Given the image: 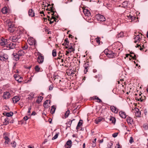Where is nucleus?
<instances>
[{
    "label": "nucleus",
    "mask_w": 148,
    "mask_h": 148,
    "mask_svg": "<svg viewBox=\"0 0 148 148\" xmlns=\"http://www.w3.org/2000/svg\"><path fill=\"white\" fill-rule=\"evenodd\" d=\"M8 31L10 32L14 33V36L10 39H11L12 42H15L21 38V35L23 33V30L16 27L10 21L8 22Z\"/></svg>",
    "instance_id": "obj_1"
},
{
    "label": "nucleus",
    "mask_w": 148,
    "mask_h": 148,
    "mask_svg": "<svg viewBox=\"0 0 148 148\" xmlns=\"http://www.w3.org/2000/svg\"><path fill=\"white\" fill-rule=\"evenodd\" d=\"M104 53L109 58H113L117 57L118 55L116 53L108 49H105L104 51Z\"/></svg>",
    "instance_id": "obj_2"
},
{
    "label": "nucleus",
    "mask_w": 148,
    "mask_h": 148,
    "mask_svg": "<svg viewBox=\"0 0 148 148\" xmlns=\"http://www.w3.org/2000/svg\"><path fill=\"white\" fill-rule=\"evenodd\" d=\"M122 47L121 43L119 42H114L110 47V48L113 51H116V52L120 50Z\"/></svg>",
    "instance_id": "obj_3"
},
{
    "label": "nucleus",
    "mask_w": 148,
    "mask_h": 148,
    "mask_svg": "<svg viewBox=\"0 0 148 148\" xmlns=\"http://www.w3.org/2000/svg\"><path fill=\"white\" fill-rule=\"evenodd\" d=\"M96 17L97 21L101 23H103L104 21H106V19L104 16L100 14H97L96 15Z\"/></svg>",
    "instance_id": "obj_4"
},
{
    "label": "nucleus",
    "mask_w": 148,
    "mask_h": 148,
    "mask_svg": "<svg viewBox=\"0 0 148 148\" xmlns=\"http://www.w3.org/2000/svg\"><path fill=\"white\" fill-rule=\"evenodd\" d=\"M8 42L6 39H5L3 37L0 38V44L2 46H6Z\"/></svg>",
    "instance_id": "obj_5"
},
{
    "label": "nucleus",
    "mask_w": 148,
    "mask_h": 148,
    "mask_svg": "<svg viewBox=\"0 0 148 148\" xmlns=\"http://www.w3.org/2000/svg\"><path fill=\"white\" fill-rule=\"evenodd\" d=\"M0 55V60L2 61H6L8 59V56L6 54L2 53Z\"/></svg>",
    "instance_id": "obj_6"
},
{
    "label": "nucleus",
    "mask_w": 148,
    "mask_h": 148,
    "mask_svg": "<svg viewBox=\"0 0 148 148\" xmlns=\"http://www.w3.org/2000/svg\"><path fill=\"white\" fill-rule=\"evenodd\" d=\"M44 60V57L42 54L40 53H38V57L37 58V61L40 64H42Z\"/></svg>",
    "instance_id": "obj_7"
},
{
    "label": "nucleus",
    "mask_w": 148,
    "mask_h": 148,
    "mask_svg": "<svg viewBox=\"0 0 148 148\" xmlns=\"http://www.w3.org/2000/svg\"><path fill=\"white\" fill-rule=\"evenodd\" d=\"M126 119V121L129 126L132 125L134 124L133 119L132 118L129 116H127Z\"/></svg>",
    "instance_id": "obj_8"
},
{
    "label": "nucleus",
    "mask_w": 148,
    "mask_h": 148,
    "mask_svg": "<svg viewBox=\"0 0 148 148\" xmlns=\"http://www.w3.org/2000/svg\"><path fill=\"white\" fill-rule=\"evenodd\" d=\"M27 41L29 44L30 45H34L35 46L36 45V41L33 38L28 39Z\"/></svg>",
    "instance_id": "obj_9"
},
{
    "label": "nucleus",
    "mask_w": 148,
    "mask_h": 148,
    "mask_svg": "<svg viewBox=\"0 0 148 148\" xmlns=\"http://www.w3.org/2000/svg\"><path fill=\"white\" fill-rule=\"evenodd\" d=\"M7 134L6 132L4 133L3 134V138L5 140L4 142L5 144H8L10 141V138L7 136Z\"/></svg>",
    "instance_id": "obj_10"
},
{
    "label": "nucleus",
    "mask_w": 148,
    "mask_h": 148,
    "mask_svg": "<svg viewBox=\"0 0 148 148\" xmlns=\"http://www.w3.org/2000/svg\"><path fill=\"white\" fill-rule=\"evenodd\" d=\"M2 97L4 99H7L10 97V94L9 92L6 91L3 92Z\"/></svg>",
    "instance_id": "obj_11"
},
{
    "label": "nucleus",
    "mask_w": 148,
    "mask_h": 148,
    "mask_svg": "<svg viewBox=\"0 0 148 148\" xmlns=\"http://www.w3.org/2000/svg\"><path fill=\"white\" fill-rule=\"evenodd\" d=\"M16 45V44L14 43L11 42L9 43L8 42V43L7 44L6 47L8 48L9 49H14Z\"/></svg>",
    "instance_id": "obj_12"
},
{
    "label": "nucleus",
    "mask_w": 148,
    "mask_h": 148,
    "mask_svg": "<svg viewBox=\"0 0 148 148\" xmlns=\"http://www.w3.org/2000/svg\"><path fill=\"white\" fill-rule=\"evenodd\" d=\"M72 142L71 140H69L67 141L64 146L65 148H71L72 145Z\"/></svg>",
    "instance_id": "obj_13"
},
{
    "label": "nucleus",
    "mask_w": 148,
    "mask_h": 148,
    "mask_svg": "<svg viewBox=\"0 0 148 148\" xmlns=\"http://www.w3.org/2000/svg\"><path fill=\"white\" fill-rule=\"evenodd\" d=\"M12 55L13 56V59L14 60L17 61L19 60L20 57L16 53H14Z\"/></svg>",
    "instance_id": "obj_14"
},
{
    "label": "nucleus",
    "mask_w": 148,
    "mask_h": 148,
    "mask_svg": "<svg viewBox=\"0 0 148 148\" xmlns=\"http://www.w3.org/2000/svg\"><path fill=\"white\" fill-rule=\"evenodd\" d=\"M110 109L114 113H117L118 112V109L117 108L113 106H111Z\"/></svg>",
    "instance_id": "obj_15"
},
{
    "label": "nucleus",
    "mask_w": 148,
    "mask_h": 148,
    "mask_svg": "<svg viewBox=\"0 0 148 148\" xmlns=\"http://www.w3.org/2000/svg\"><path fill=\"white\" fill-rule=\"evenodd\" d=\"M120 116L123 118H124L127 117L128 115H126L125 112L122 111H121L119 112Z\"/></svg>",
    "instance_id": "obj_16"
},
{
    "label": "nucleus",
    "mask_w": 148,
    "mask_h": 148,
    "mask_svg": "<svg viewBox=\"0 0 148 148\" xmlns=\"http://www.w3.org/2000/svg\"><path fill=\"white\" fill-rule=\"evenodd\" d=\"M83 12L85 16H89L91 15L90 11L87 9H84L83 10Z\"/></svg>",
    "instance_id": "obj_17"
},
{
    "label": "nucleus",
    "mask_w": 148,
    "mask_h": 148,
    "mask_svg": "<svg viewBox=\"0 0 148 148\" xmlns=\"http://www.w3.org/2000/svg\"><path fill=\"white\" fill-rule=\"evenodd\" d=\"M135 34H136V36L135 34L134 36H136V37H135V41L134 42L135 43H136L137 42H140V39H141L140 37V35L138 34L137 35V34L135 33Z\"/></svg>",
    "instance_id": "obj_18"
},
{
    "label": "nucleus",
    "mask_w": 148,
    "mask_h": 148,
    "mask_svg": "<svg viewBox=\"0 0 148 148\" xmlns=\"http://www.w3.org/2000/svg\"><path fill=\"white\" fill-rule=\"evenodd\" d=\"M136 111V112H135V116L137 117H141V112L139 110V109H138L137 108H135Z\"/></svg>",
    "instance_id": "obj_19"
},
{
    "label": "nucleus",
    "mask_w": 148,
    "mask_h": 148,
    "mask_svg": "<svg viewBox=\"0 0 148 148\" xmlns=\"http://www.w3.org/2000/svg\"><path fill=\"white\" fill-rule=\"evenodd\" d=\"M109 119V121L111 122V123L115 124L116 121V119L115 118L112 116H110Z\"/></svg>",
    "instance_id": "obj_20"
},
{
    "label": "nucleus",
    "mask_w": 148,
    "mask_h": 148,
    "mask_svg": "<svg viewBox=\"0 0 148 148\" xmlns=\"http://www.w3.org/2000/svg\"><path fill=\"white\" fill-rule=\"evenodd\" d=\"M34 69L35 71L37 73L42 72V69L39 67L38 65H36L35 66Z\"/></svg>",
    "instance_id": "obj_21"
},
{
    "label": "nucleus",
    "mask_w": 148,
    "mask_h": 148,
    "mask_svg": "<svg viewBox=\"0 0 148 148\" xmlns=\"http://www.w3.org/2000/svg\"><path fill=\"white\" fill-rule=\"evenodd\" d=\"M12 99L13 103H16L20 100V98L18 96H15L12 98Z\"/></svg>",
    "instance_id": "obj_22"
},
{
    "label": "nucleus",
    "mask_w": 148,
    "mask_h": 148,
    "mask_svg": "<svg viewBox=\"0 0 148 148\" xmlns=\"http://www.w3.org/2000/svg\"><path fill=\"white\" fill-rule=\"evenodd\" d=\"M29 15L32 17L34 16V12L32 9H30L28 11Z\"/></svg>",
    "instance_id": "obj_23"
},
{
    "label": "nucleus",
    "mask_w": 148,
    "mask_h": 148,
    "mask_svg": "<svg viewBox=\"0 0 148 148\" xmlns=\"http://www.w3.org/2000/svg\"><path fill=\"white\" fill-rule=\"evenodd\" d=\"M16 53L20 57L23 56L25 53L24 51L22 50H19Z\"/></svg>",
    "instance_id": "obj_24"
},
{
    "label": "nucleus",
    "mask_w": 148,
    "mask_h": 148,
    "mask_svg": "<svg viewBox=\"0 0 148 148\" xmlns=\"http://www.w3.org/2000/svg\"><path fill=\"white\" fill-rule=\"evenodd\" d=\"M84 67L85 68V70L84 71V73L86 74L88 71V70L89 68V64L88 63H85L84 65Z\"/></svg>",
    "instance_id": "obj_25"
},
{
    "label": "nucleus",
    "mask_w": 148,
    "mask_h": 148,
    "mask_svg": "<svg viewBox=\"0 0 148 148\" xmlns=\"http://www.w3.org/2000/svg\"><path fill=\"white\" fill-rule=\"evenodd\" d=\"M124 34L123 32H121L116 35V38H122L124 37Z\"/></svg>",
    "instance_id": "obj_26"
},
{
    "label": "nucleus",
    "mask_w": 148,
    "mask_h": 148,
    "mask_svg": "<svg viewBox=\"0 0 148 148\" xmlns=\"http://www.w3.org/2000/svg\"><path fill=\"white\" fill-rule=\"evenodd\" d=\"M83 121L82 120H80L79 121L78 123L77 126L76 127V129L78 130L79 128V127H80L82 125Z\"/></svg>",
    "instance_id": "obj_27"
},
{
    "label": "nucleus",
    "mask_w": 148,
    "mask_h": 148,
    "mask_svg": "<svg viewBox=\"0 0 148 148\" xmlns=\"http://www.w3.org/2000/svg\"><path fill=\"white\" fill-rule=\"evenodd\" d=\"M93 99L94 100H97V101H96L97 102L100 103L102 102V101L97 96H94L92 97Z\"/></svg>",
    "instance_id": "obj_28"
},
{
    "label": "nucleus",
    "mask_w": 148,
    "mask_h": 148,
    "mask_svg": "<svg viewBox=\"0 0 148 148\" xmlns=\"http://www.w3.org/2000/svg\"><path fill=\"white\" fill-rule=\"evenodd\" d=\"M130 53L131 54V55H130V57H132L133 59L136 60V54L132 51L130 52Z\"/></svg>",
    "instance_id": "obj_29"
},
{
    "label": "nucleus",
    "mask_w": 148,
    "mask_h": 148,
    "mask_svg": "<svg viewBox=\"0 0 148 148\" xmlns=\"http://www.w3.org/2000/svg\"><path fill=\"white\" fill-rule=\"evenodd\" d=\"M8 10L7 8L6 7H5L2 9L1 11L3 14H6L8 12Z\"/></svg>",
    "instance_id": "obj_30"
},
{
    "label": "nucleus",
    "mask_w": 148,
    "mask_h": 148,
    "mask_svg": "<svg viewBox=\"0 0 148 148\" xmlns=\"http://www.w3.org/2000/svg\"><path fill=\"white\" fill-rule=\"evenodd\" d=\"M129 2L127 1H123L122 3V7L125 8L127 7L129 3Z\"/></svg>",
    "instance_id": "obj_31"
},
{
    "label": "nucleus",
    "mask_w": 148,
    "mask_h": 148,
    "mask_svg": "<svg viewBox=\"0 0 148 148\" xmlns=\"http://www.w3.org/2000/svg\"><path fill=\"white\" fill-rule=\"evenodd\" d=\"M56 106L53 105L51 107V111L50 112L51 114H53L56 110Z\"/></svg>",
    "instance_id": "obj_32"
},
{
    "label": "nucleus",
    "mask_w": 148,
    "mask_h": 148,
    "mask_svg": "<svg viewBox=\"0 0 148 148\" xmlns=\"http://www.w3.org/2000/svg\"><path fill=\"white\" fill-rule=\"evenodd\" d=\"M103 24L107 25L110 26L111 25V23L109 21H108L107 19L105 21H104L103 23H102Z\"/></svg>",
    "instance_id": "obj_33"
},
{
    "label": "nucleus",
    "mask_w": 148,
    "mask_h": 148,
    "mask_svg": "<svg viewBox=\"0 0 148 148\" xmlns=\"http://www.w3.org/2000/svg\"><path fill=\"white\" fill-rule=\"evenodd\" d=\"M43 97L41 96H39L38 97V99L36 101V102L39 104L41 102V101L42 100Z\"/></svg>",
    "instance_id": "obj_34"
},
{
    "label": "nucleus",
    "mask_w": 148,
    "mask_h": 148,
    "mask_svg": "<svg viewBox=\"0 0 148 148\" xmlns=\"http://www.w3.org/2000/svg\"><path fill=\"white\" fill-rule=\"evenodd\" d=\"M103 119V118L101 117H98L95 120L96 123L98 124L99 122H101Z\"/></svg>",
    "instance_id": "obj_35"
},
{
    "label": "nucleus",
    "mask_w": 148,
    "mask_h": 148,
    "mask_svg": "<svg viewBox=\"0 0 148 148\" xmlns=\"http://www.w3.org/2000/svg\"><path fill=\"white\" fill-rule=\"evenodd\" d=\"M13 114V113L12 112H7L5 113V115L8 117H10L12 116Z\"/></svg>",
    "instance_id": "obj_36"
},
{
    "label": "nucleus",
    "mask_w": 148,
    "mask_h": 148,
    "mask_svg": "<svg viewBox=\"0 0 148 148\" xmlns=\"http://www.w3.org/2000/svg\"><path fill=\"white\" fill-rule=\"evenodd\" d=\"M70 111L69 110H68L66 112L65 114L64 117L65 118H67L70 114Z\"/></svg>",
    "instance_id": "obj_37"
},
{
    "label": "nucleus",
    "mask_w": 148,
    "mask_h": 148,
    "mask_svg": "<svg viewBox=\"0 0 148 148\" xmlns=\"http://www.w3.org/2000/svg\"><path fill=\"white\" fill-rule=\"evenodd\" d=\"M22 48L23 50H26L28 48L27 44L26 43H25L24 44H23L22 46Z\"/></svg>",
    "instance_id": "obj_38"
},
{
    "label": "nucleus",
    "mask_w": 148,
    "mask_h": 148,
    "mask_svg": "<svg viewBox=\"0 0 148 148\" xmlns=\"http://www.w3.org/2000/svg\"><path fill=\"white\" fill-rule=\"evenodd\" d=\"M14 77L15 79L18 81L19 79V77H20V76L18 74H15L14 75Z\"/></svg>",
    "instance_id": "obj_39"
},
{
    "label": "nucleus",
    "mask_w": 148,
    "mask_h": 148,
    "mask_svg": "<svg viewBox=\"0 0 148 148\" xmlns=\"http://www.w3.org/2000/svg\"><path fill=\"white\" fill-rule=\"evenodd\" d=\"M75 50L74 48L72 47V46L70 45L69 47V48L68 49V50L69 51V52L70 53L72 51H73Z\"/></svg>",
    "instance_id": "obj_40"
},
{
    "label": "nucleus",
    "mask_w": 148,
    "mask_h": 148,
    "mask_svg": "<svg viewBox=\"0 0 148 148\" xmlns=\"http://www.w3.org/2000/svg\"><path fill=\"white\" fill-rule=\"evenodd\" d=\"M55 8H53L52 6L50 7V8H48L46 9L47 10L50 11L51 12H54V10H55Z\"/></svg>",
    "instance_id": "obj_41"
},
{
    "label": "nucleus",
    "mask_w": 148,
    "mask_h": 148,
    "mask_svg": "<svg viewBox=\"0 0 148 148\" xmlns=\"http://www.w3.org/2000/svg\"><path fill=\"white\" fill-rule=\"evenodd\" d=\"M11 145L13 148H15L16 146V143L15 141H13L11 143Z\"/></svg>",
    "instance_id": "obj_42"
},
{
    "label": "nucleus",
    "mask_w": 148,
    "mask_h": 148,
    "mask_svg": "<svg viewBox=\"0 0 148 148\" xmlns=\"http://www.w3.org/2000/svg\"><path fill=\"white\" fill-rule=\"evenodd\" d=\"M34 93H31L29 94L30 97H29V99H32L34 97Z\"/></svg>",
    "instance_id": "obj_43"
},
{
    "label": "nucleus",
    "mask_w": 148,
    "mask_h": 148,
    "mask_svg": "<svg viewBox=\"0 0 148 148\" xmlns=\"http://www.w3.org/2000/svg\"><path fill=\"white\" fill-rule=\"evenodd\" d=\"M56 49H53L52 51V56L53 57H55L56 56Z\"/></svg>",
    "instance_id": "obj_44"
},
{
    "label": "nucleus",
    "mask_w": 148,
    "mask_h": 148,
    "mask_svg": "<svg viewBox=\"0 0 148 148\" xmlns=\"http://www.w3.org/2000/svg\"><path fill=\"white\" fill-rule=\"evenodd\" d=\"M47 17L48 18V20L50 21L49 23L50 24H52V23H53L54 21H53H53H52V20L53 19H51V18L50 17L48 16H47Z\"/></svg>",
    "instance_id": "obj_45"
},
{
    "label": "nucleus",
    "mask_w": 148,
    "mask_h": 148,
    "mask_svg": "<svg viewBox=\"0 0 148 148\" xmlns=\"http://www.w3.org/2000/svg\"><path fill=\"white\" fill-rule=\"evenodd\" d=\"M58 56L59 57L57 58V60L59 59L60 60L61 58L62 57V54L60 53V52H59V53H58Z\"/></svg>",
    "instance_id": "obj_46"
},
{
    "label": "nucleus",
    "mask_w": 148,
    "mask_h": 148,
    "mask_svg": "<svg viewBox=\"0 0 148 148\" xmlns=\"http://www.w3.org/2000/svg\"><path fill=\"white\" fill-rule=\"evenodd\" d=\"M95 77L96 78H99L98 81V82L100 81L99 78H101V76L99 75H96L95 76Z\"/></svg>",
    "instance_id": "obj_47"
},
{
    "label": "nucleus",
    "mask_w": 148,
    "mask_h": 148,
    "mask_svg": "<svg viewBox=\"0 0 148 148\" xmlns=\"http://www.w3.org/2000/svg\"><path fill=\"white\" fill-rule=\"evenodd\" d=\"M113 145V143L111 142H110L108 143V147L109 148H111L112 146Z\"/></svg>",
    "instance_id": "obj_48"
},
{
    "label": "nucleus",
    "mask_w": 148,
    "mask_h": 148,
    "mask_svg": "<svg viewBox=\"0 0 148 148\" xmlns=\"http://www.w3.org/2000/svg\"><path fill=\"white\" fill-rule=\"evenodd\" d=\"M146 99V97L144 96L143 97L141 96L140 98V99L141 102H142L144 100H145Z\"/></svg>",
    "instance_id": "obj_49"
},
{
    "label": "nucleus",
    "mask_w": 148,
    "mask_h": 148,
    "mask_svg": "<svg viewBox=\"0 0 148 148\" xmlns=\"http://www.w3.org/2000/svg\"><path fill=\"white\" fill-rule=\"evenodd\" d=\"M58 134H59L58 133H56V135L54 136L52 138V140H55V139H56L58 136Z\"/></svg>",
    "instance_id": "obj_50"
},
{
    "label": "nucleus",
    "mask_w": 148,
    "mask_h": 148,
    "mask_svg": "<svg viewBox=\"0 0 148 148\" xmlns=\"http://www.w3.org/2000/svg\"><path fill=\"white\" fill-rule=\"evenodd\" d=\"M143 128L145 130H147L148 129V125L147 124H145L143 125Z\"/></svg>",
    "instance_id": "obj_51"
},
{
    "label": "nucleus",
    "mask_w": 148,
    "mask_h": 148,
    "mask_svg": "<svg viewBox=\"0 0 148 148\" xmlns=\"http://www.w3.org/2000/svg\"><path fill=\"white\" fill-rule=\"evenodd\" d=\"M69 121H68L66 123V124L69 125H71L72 123V121H71L70 119H69Z\"/></svg>",
    "instance_id": "obj_52"
},
{
    "label": "nucleus",
    "mask_w": 148,
    "mask_h": 148,
    "mask_svg": "<svg viewBox=\"0 0 148 148\" xmlns=\"http://www.w3.org/2000/svg\"><path fill=\"white\" fill-rule=\"evenodd\" d=\"M134 138L133 137H131L130 138V140H129V142L130 143H132L134 142Z\"/></svg>",
    "instance_id": "obj_53"
},
{
    "label": "nucleus",
    "mask_w": 148,
    "mask_h": 148,
    "mask_svg": "<svg viewBox=\"0 0 148 148\" xmlns=\"http://www.w3.org/2000/svg\"><path fill=\"white\" fill-rule=\"evenodd\" d=\"M100 39L99 38H97L95 39L96 42L99 44L100 43Z\"/></svg>",
    "instance_id": "obj_54"
},
{
    "label": "nucleus",
    "mask_w": 148,
    "mask_h": 148,
    "mask_svg": "<svg viewBox=\"0 0 148 148\" xmlns=\"http://www.w3.org/2000/svg\"><path fill=\"white\" fill-rule=\"evenodd\" d=\"M53 84H51L49 86V90H51L53 89Z\"/></svg>",
    "instance_id": "obj_55"
},
{
    "label": "nucleus",
    "mask_w": 148,
    "mask_h": 148,
    "mask_svg": "<svg viewBox=\"0 0 148 148\" xmlns=\"http://www.w3.org/2000/svg\"><path fill=\"white\" fill-rule=\"evenodd\" d=\"M23 80V78L22 77L20 76V77H19V79L18 81V82L19 83H21Z\"/></svg>",
    "instance_id": "obj_56"
},
{
    "label": "nucleus",
    "mask_w": 148,
    "mask_h": 148,
    "mask_svg": "<svg viewBox=\"0 0 148 148\" xmlns=\"http://www.w3.org/2000/svg\"><path fill=\"white\" fill-rule=\"evenodd\" d=\"M118 135V133H115L112 134V136L114 138H115Z\"/></svg>",
    "instance_id": "obj_57"
},
{
    "label": "nucleus",
    "mask_w": 148,
    "mask_h": 148,
    "mask_svg": "<svg viewBox=\"0 0 148 148\" xmlns=\"http://www.w3.org/2000/svg\"><path fill=\"white\" fill-rule=\"evenodd\" d=\"M4 121L6 123V124H4L5 125H6L9 123V121H8V119H4Z\"/></svg>",
    "instance_id": "obj_58"
},
{
    "label": "nucleus",
    "mask_w": 148,
    "mask_h": 148,
    "mask_svg": "<svg viewBox=\"0 0 148 148\" xmlns=\"http://www.w3.org/2000/svg\"><path fill=\"white\" fill-rule=\"evenodd\" d=\"M52 12L53 13L51 14L52 16H55V17H56L57 18L58 17V16H56V14H55V13H56V14L57 13V12Z\"/></svg>",
    "instance_id": "obj_59"
},
{
    "label": "nucleus",
    "mask_w": 148,
    "mask_h": 148,
    "mask_svg": "<svg viewBox=\"0 0 148 148\" xmlns=\"http://www.w3.org/2000/svg\"><path fill=\"white\" fill-rule=\"evenodd\" d=\"M43 106H44V107L45 108H49V106H48V104H46L45 103H44Z\"/></svg>",
    "instance_id": "obj_60"
},
{
    "label": "nucleus",
    "mask_w": 148,
    "mask_h": 148,
    "mask_svg": "<svg viewBox=\"0 0 148 148\" xmlns=\"http://www.w3.org/2000/svg\"><path fill=\"white\" fill-rule=\"evenodd\" d=\"M51 19H53V21H54L56 22V20H57V19L55 18V17L52 16H51Z\"/></svg>",
    "instance_id": "obj_61"
},
{
    "label": "nucleus",
    "mask_w": 148,
    "mask_h": 148,
    "mask_svg": "<svg viewBox=\"0 0 148 148\" xmlns=\"http://www.w3.org/2000/svg\"><path fill=\"white\" fill-rule=\"evenodd\" d=\"M45 31L46 32H47L48 34H51V32L49 31V29H46L45 30Z\"/></svg>",
    "instance_id": "obj_62"
},
{
    "label": "nucleus",
    "mask_w": 148,
    "mask_h": 148,
    "mask_svg": "<svg viewBox=\"0 0 148 148\" xmlns=\"http://www.w3.org/2000/svg\"><path fill=\"white\" fill-rule=\"evenodd\" d=\"M24 67H25V68L26 69H30L32 67V66L30 65L28 66H25Z\"/></svg>",
    "instance_id": "obj_63"
},
{
    "label": "nucleus",
    "mask_w": 148,
    "mask_h": 148,
    "mask_svg": "<svg viewBox=\"0 0 148 148\" xmlns=\"http://www.w3.org/2000/svg\"><path fill=\"white\" fill-rule=\"evenodd\" d=\"M130 18L131 19L132 21L135 18H136L135 17H134L131 16H130Z\"/></svg>",
    "instance_id": "obj_64"
}]
</instances>
